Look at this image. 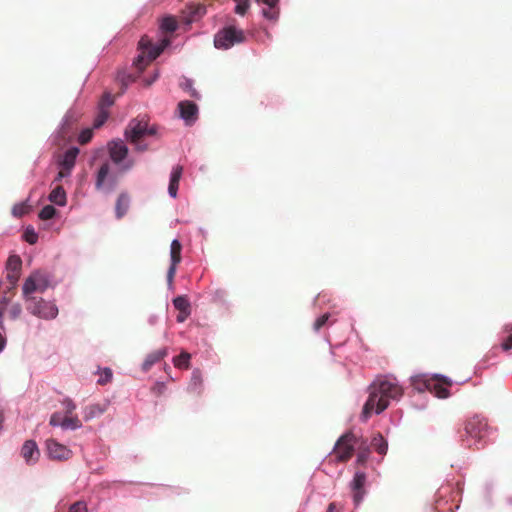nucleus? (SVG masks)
I'll list each match as a JSON object with an SVG mask.
<instances>
[{
  "label": "nucleus",
  "instance_id": "f257e3e1",
  "mask_svg": "<svg viewBox=\"0 0 512 512\" xmlns=\"http://www.w3.org/2000/svg\"><path fill=\"white\" fill-rule=\"evenodd\" d=\"M402 395L403 389L396 379L378 377L369 386V397L363 406L361 419L367 421L373 412L382 413L389 406L390 400H398Z\"/></svg>",
  "mask_w": 512,
  "mask_h": 512
},
{
  "label": "nucleus",
  "instance_id": "f03ea898",
  "mask_svg": "<svg viewBox=\"0 0 512 512\" xmlns=\"http://www.w3.org/2000/svg\"><path fill=\"white\" fill-rule=\"evenodd\" d=\"M157 132L155 126H149L145 117L134 118L129 121L124 135L127 141L135 145L136 151L143 152L148 149L147 145L140 143L146 136L155 135Z\"/></svg>",
  "mask_w": 512,
  "mask_h": 512
},
{
  "label": "nucleus",
  "instance_id": "7ed1b4c3",
  "mask_svg": "<svg viewBox=\"0 0 512 512\" xmlns=\"http://www.w3.org/2000/svg\"><path fill=\"white\" fill-rule=\"evenodd\" d=\"M465 434L462 435L463 442H466L467 446H475L476 449L482 448V440L488 433V424L483 417L474 415L469 418L464 427Z\"/></svg>",
  "mask_w": 512,
  "mask_h": 512
},
{
  "label": "nucleus",
  "instance_id": "20e7f679",
  "mask_svg": "<svg viewBox=\"0 0 512 512\" xmlns=\"http://www.w3.org/2000/svg\"><path fill=\"white\" fill-rule=\"evenodd\" d=\"M118 182V175L114 172L111 162L104 161L95 173L96 190L110 193L115 190Z\"/></svg>",
  "mask_w": 512,
  "mask_h": 512
},
{
  "label": "nucleus",
  "instance_id": "39448f33",
  "mask_svg": "<svg viewBox=\"0 0 512 512\" xmlns=\"http://www.w3.org/2000/svg\"><path fill=\"white\" fill-rule=\"evenodd\" d=\"M170 44L169 39H164L157 46H154L148 37H142L139 41V47L141 49V54L138 56L136 60V65L139 68L144 67L146 64L155 60L164 49Z\"/></svg>",
  "mask_w": 512,
  "mask_h": 512
},
{
  "label": "nucleus",
  "instance_id": "423d86ee",
  "mask_svg": "<svg viewBox=\"0 0 512 512\" xmlns=\"http://www.w3.org/2000/svg\"><path fill=\"white\" fill-rule=\"evenodd\" d=\"M50 285V277L46 272L36 271L26 278L23 284V298L24 301L36 298L32 294L35 292L43 293Z\"/></svg>",
  "mask_w": 512,
  "mask_h": 512
},
{
  "label": "nucleus",
  "instance_id": "0eeeda50",
  "mask_svg": "<svg viewBox=\"0 0 512 512\" xmlns=\"http://www.w3.org/2000/svg\"><path fill=\"white\" fill-rule=\"evenodd\" d=\"M107 149L111 162L115 165H120L119 173H125L132 169L134 166L133 160H128L127 162L123 163V161L128 156L129 150L121 139L108 142Z\"/></svg>",
  "mask_w": 512,
  "mask_h": 512
},
{
  "label": "nucleus",
  "instance_id": "6e6552de",
  "mask_svg": "<svg viewBox=\"0 0 512 512\" xmlns=\"http://www.w3.org/2000/svg\"><path fill=\"white\" fill-rule=\"evenodd\" d=\"M26 309L34 316L45 320L54 319L58 315V308L50 301L41 297L31 298L25 301Z\"/></svg>",
  "mask_w": 512,
  "mask_h": 512
},
{
  "label": "nucleus",
  "instance_id": "1a4fd4ad",
  "mask_svg": "<svg viewBox=\"0 0 512 512\" xmlns=\"http://www.w3.org/2000/svg\"><path fill=\"white\" fill-rule=\"evenodd\" d=\"M360 442V437H357L352 432L343 434L336 442L333 452L336 459L340 462L348 461L354 453L356 445Z\"/></svg>",
  "mask_w": 512,
  "mask_h": 512
},
{
  "label": "nucleus",
  "instance_id": "9d476101",
  "mask_svg": "<svg viewBox=\"0 0 512 512\" xmlns=\"http://www.w3.org/2000/svg\"><path fill=\"white\" fill-rule=\"evenodd\" d=\"M412 383L418 391L428 390L438 398H447L449 396L448 389L443 383H440L439 379H422L421 377H416L412 380Z\"/></svg>",
  "mask_w": 512,
  "mask_h": 512
},
{
  "label": "nucleus",
  "instance_id": "9b49d317",
  "mask_svg": "<svg viewBox=\"0 0 512 512\" xmlns=\"http://www.w3.org/2000/svg\"><path fill=\"white\" fill-rule=\"evenodd\" d=\"M78 154L79 149L77 147H72L63 154L62 158L59 160L60 171L54 181H61L63 178L68 177L71 174Z\"/></svg>",
  "mask_w": 512,
  "mask_h": 512
},
{
  "label": "nucleus",
  "instance_id": "f8f14e48",
  "mask_svg": "<svg viewBox=\"0 0 512 512\" xmlns=\"http://www.w3.org/2000/svg\"><path fill=\"white\" fill-rule=\"evenodd\" d=\"M46 452L48 457L54 461H67L73 455L71 449L55 439L46 440Z\"/></svg>",
  "mask_w": 512,
  "mask_h": 512
},
{
  "label": "nucleus",
  "instance_id": "ddd939ff",
  "mask_svg": "<svg viewBox=\"0 0 512 512\" xmlns=\"http://www.w3.org/2000/svg\"><path fill=\"white\" fill-rule=\"evenodd\" d=\"M181 251L182 245L180 241L177 239L173 240L170 247L171 264L167 271V281L169 285L173 283L177 265L181 262Z\"/></svg>",
  "mask_w": 512,
  "mask_h": 512
},
{
  "label": "nucleus",
  "instance_id": "4468645a",
  "mask_svg": "<svg viewBox=\"0 0 512 512\" xmlns=\"http://www.w3.org/2000/svg\"><path fill=\"white\" fill-rule=\"evenodd\" d=\"M180 117L185 120L187 124H192L198 117V106L191 101L185 100L178 104Z\"/></svg>",
  "mask_w": 512,
  "mask_h": 512
},
{
  "label": "nucleus",
  "instance_id": "2eb2a0df",
  "mask_svg": "<svg viewBox=\"0 0 512 512\" xmlns=\"http://www.w3.org/2000/svg\"><path fill=\"white\" fill-rule=\"evenodd\" d=\"M366 475L364 472H356L351 483L353 490V500L356 505H359L365 495Z\"/></svg>",
  "mask_w": 512,
  "mask_h": 512
},
{
  "label": "nucleus",
  "instance_id": "dca6fc26",
  "mask_svg": "<svg viewBox=\"0 0 512 512\" xmlns=\"http://www.w3.org/2000/svg\"><path fill=\"white\" fill-rule=\"evenodd\" d=\"M173 305L175 309L179 311L176 320L179 323L184 322L191 314V306L188 298L186 296H177L173 300Z\"/></svg>",
  "mask_w": 512,
  "mask_h": 512
},
{
  "label": "nucleus",
  "instance_id": "f3484780",
  "mask_svg": "<svg viewBox=\"0 0 512 512\" xmlns=\"http://www.w3.org/2000/svg\"><path fill=\"white\" fill-rule=\"evenodd\" d=\"M21 455L27 464L36 463L40 456L36 442L33 440L25 441L21 448Z\"/></svg>",
  "mask_w": 512,
  "mask_h": 512
},
{
  "label": "nucleus",
  "instance_id": "a211bd4d",
  "mask_svg": "<svg viewBox=\"0 0 512 512\" xmlns=\"http://www.w3.org/2000/svg\"><path fill=\"white\" fill-rule=\"evenodd\" d=\"M246 35L244 31L234 25H226V50L235 44L245 42Z\"/></svg>",
  "mask_w": 512,
  "mask_h": 512
},
{
  "label": "nucleus",
  "instance_id": "6ab92c4d",
  "mask_svg": "<svg viewBox=\"0 0 512 512\" xmlns=\"http://www.w3.org/2000/svg\"><path fill=\"white\" fill-rule=\"evenodd\" d=\"M167 353L168 352L166 348H162L149 353L142 364V370L144 372L149 371L154 364L165 358L167 356Z\"/></svg>",
  "mask_w": 512,
  "mask_h": 512
},
{
  "label": "nucleus",
  "instance_id": "aec40b11",
  "mask_svg": "<svg viewBox=\"0 0 512 512\" xmlns=\"http://www.w3.org/2000/svg\"><path fill=\"white\" fill-rule=\"evenodd\" d=\"M130 206V197L128 193L122 192L119 194L116 205H115V213L118 219H121L128 211Z\"/></svg>",
  "mask_w": 512,
  "mask_h": 512
},
{
  "label": "nucleus",
  "instance_id": "412c9836",
  "mask_svg": "<svg viewBox=\"0 0 512 512\" xmlns=\"http://www.w3.org/2000/svg\"><path fill=\"white\" fill-rule=\"evenodd\" d=\"M107 410V404H91L84 408L83 417L85 421H89L101 416Z\"/></svg>",
  "mask_w": 512,
  "mask_h": 512
},
{
  "label": "nucleus",
  "instance_id": "4be33fe9",
  "mask_svg": "<svg viewBox=\"0 0 512 512\" xmlns=\"http://www.w3.org/2000/svg\"><path fill=\"white\" fill-rule=\"evenodd\" d=\"M49 200L59 206L66 204V193L61 185L56 186L49 194Z\"/></svg>",
  "mask_w": 512,
  "mask_h": 512
},
{
  "label": "nucleus",
  "instance_id": "5701e85b",
  "mask_svg": "<svg viewBox=\"0 0 512 512\" xmlns=\"http://www.w3.org/2000/svg\"><path fill=\"white\" fill-rule=\"evenodd\" d=\"M356 447L358 448L357 463L363 465L366 463V461L369 457V454H370V450L367 445V441L360 438V442H358V445H356Z\"/></svg>",
  "mask_w": 512,
  "mask_h": 512
},
{
  "label": "nucleus",
  "instance_id": "b1692460",
  "mask_svg": "<svg viewBox=\"0 0 512 512\" xmlns=\"http://www.w3.org/2000/svg\"><path fill=\"white\" fill-rule=\"evenodd\" d=\"M190 359L191 354L186 351H182L178 356L173 358V364L178 369L187 370L190 367Z\"/></svg>",
  "mask_w": 512,
  "mask_h": 512
},
{
  "label": "nucleus",
  "instance_id": "393cba45",
  "mask_svg": "<svg viewBox=\"0 0 512 512\" xmlns=\"http://www.w3.org/2000/svg\"><path fill=\"white\" fill-rule=\"evenodd\" d=\"M202 379L198 371H194L191 376L188 390L194 394L199 395L201 393Z\"/></svg>",
  "mask_w": 512,
  "mask_h": 512
},
{
  "label": "nucleus",
  "instance_id": "a878e982",
  "mask_svg": "<svg viewBox=\"0 0 512 512\" xmlns=\"http://www.w3.org/2000/svg\"><path fill=\"white\" fill-rule=\"evenodd\" d=\"M82 427V423L77 415H64L63 429L76 430Z\"/></svg>",
  "mask_w": 512,
  "mask_h": 512
},
{
  "label": "nucleus",
  "instance_id": "bb28decb",
  "mask_svg": "<svg viewBox=\"0 0 512 512\" xmlns=\"http://www.w3.org/2000/svg\"><path fill=\"white\" fill-rule=\"evenodd\" d=\"M371 446L381 455L386 454L388 449L387 442L380 434L372 439Z\"/></svg>",
  "mask_w": 512,
  "mask_h": 512
},
{
  "label": "nucleus",
  "instance_id": "cd10ccee",
  "mask_svg": "<svg viewBox=\"0 0 512 512\" xmlns=\"http://www.w3.org/2000/svg\"><path fill=\"white\" fill-rule=\"evenodd\" d=\"M160 27L162 31L166 33H173L174 31H176L178 23L174 17L167 16L162 19Z\"/></svg>",
  "mask_w": 512,
  "mask_h": 512
},
{
  "label": "nucleus",
  "instance_id": "c85d7f7f",
  "mask_svg": "<svg viewBox=\"0 0 512 512\" xmlns=\"http://www.w3.org/2000/svg\"><path fill=\"white\" fill-rule=\"evenodd\" d=\"M21 265V258L17 255H11L7 260V271L20 272Z\"/></svg>",
  "mask_w": 512,
  "mask_h": 512
},
{
  "label": "nucleus",
  "instance_id": "c756f323",
  "mask_svg": "<svg viewBox=\"0 0 512 512\" xmlns=\"http://www.w3.org/2000/svg\"><path fill=\"white\" fill-rule=\"evenodd\" d=\"M109 112L105 108L99 107V111L97 113V116L94 120L93 127L94 128H100L108 119Z\"/></svg>",
  "mask_w": 512,
  "mask_h": 512
},
{
  "label": "nucleus",
  "instance_id": "7c9ffc66",
  "mask_svg": "<svg viewBox=\"0 0 512 512\" xmlns=\"http://www.w3.org/2000/svg\"><path fill=\"white\" fill-rule=\"evenodd\" d=\"M180 86L183 90L187 91L191 97L196 98V99L200 98L199 93L196 91V89H194L193 82L190 79L185 78L180 83Z\"/></svg>",
  "mask_w": 512,
  "mask_h": 512
},
{
  "label": "nucleus",
  "instance_id": "2f4dec72",
  "mask_svg": "<svg viewBox=\"0 0 512 512\" xmlns=\"http://www.w3.org/2000/svg\"><path fill=\"white\" fill-rule=\"evenodd\" d=\"M262 15L268 20H277L279 16V9L277 6H268L262 10Z\"/></svg>",
  "mask_w": 512,
  "mask_h": 512
},
{
  "label": "nucleus",
  "instance_id": "473e14b6",
  "mask_svg": "<svg viewBox=\"0 0 512 512\" xmlns=\"http://www.w3.org/2000/svg\"><path fill=\"white\" fill-rule=\"evenodd\" d=\"M56 214V209L52 205H46L44 206L40 213L39 218L41 220H49L52 219Z\"/></svg>",
  "mask_w": 512,
  "mask_h": 512
},
{
  "label": "nucleus",
  "instance_id": "72a5a7b5",
  "mask_svg": "<svg viewBox=\"0 0 512 512\" xmlns=\"http://www.w3.org/2000/svg\"><path fill=\"white\" fill-rule=\"evenodd\" d=\"M504 332L510 333V335L502 342L501 348L504 351H509L512 349V325L507 324L503 328Z\"/></svg>",
  "mask_w": 512,
  "mask_h": 512
},
{
  "label": "nucleus",
  "instance_id": "f704fd0d",
  "mask_svg": "<svg viewBox=\"0 0 512 512\" xmlns=\"http://www.w3.org/2000/svg\"><path fill=\"white\" fill-rule=\"evenodd\" d=\"M112 370L110 368H104L100 371V377L97 381L99 385H106L107 383L111 382L112 380Z\"/></svg>",
  "mask_w": 512,
  "mask_h": 512
},
{
  "label": "nucleus",
  "instance_id": "c9c22d12",
  "mask_svg": "<svg viewBox=\"0 0 512 512\" xmlns=\"http://www.w3.org/2000/svg\"><path fill=\"white\" fill-rule=\"evenodd\" d=\"M234 2L236 3L235 9H234L235 13L243 16L247 12V10L250 6L249 0H234Z\"/></svg>",
  "mask_w": 512,
  "mask_h": 512
},
{
  "label": "nucleus",
  "instance_id": "e433bc0d",
  "mask_svg": "<svg viewBox=\"0 0 512 512\" xmlns=\"http://www.w3.org/2000/svg\"><path fill=\"white\" fill-rule=\"evenodd\" d=\"M7 313L11 319H17L22 313V307L19 303H13L7 309Z\"/></svg>",
  "mask_w": 512,
  "mask_h": 512
},
{
  "label": "nucleus",
  "instance_id": "4c0bfd02",
  "mask_svg": "<svg viewBox=\"0 0 512 512\" xmlns=\"http://www.w3.org/2000/svg\"><path fill=\"white\" fill-rule=\"evenodd\" d=\"M63 423H64V415H62L60 412H55L51 415L50 417V420H49V424L51 426H60L61 428H63Z\"/></svg>",
  "mask_w": 512,
  "mask_h": 512
},
{
  "label": "nucleus",
  "instance_id": "58836bf2",
  "mask_svg": "<svg viewBox=\"0 0 512 512\" xmlns=\"http://www.w3.org/2000/svg\"><path fill=\"white\" fill-rule=\"evenodd\" d=\"M62 406L64 407L65 411L64 415H75L74 411L76 409V405L70 398L64 399L62 401Z\"/></svg>",
  "mask_w": 512,
  "mask_h": 512
},
{
  "label": "nucleus",
  "instance_id": "ea45409f",
  "mask_svg": "<svg viewBox=\"0 0 512 512\" xmlns=\"http://www.w3.org/2000/svg\"><path fill=\"white\" fill-rule=\"evenodd\" d=\"M329 318H330L329 313H325L322 316H320L319 318H317L313 325L314 330L319 331L322 327H324L326 325Z\"/></svg>",
  "mask_w": 512,
  "mask_h": 512
},
{
  "label": "nucleus",
  "instance_id": "a19ab883",
  "mask_svg": "<svg viewBox=\"0 0 512 512\" xmlns=\"http://www.w3.org/2000/svg\"><path fill=\"white\" fill-rule=\"evenodd\" d=\"M114 103V98L113 96L110 94V93H105L100 102H99V107H102V108H105L106 110H108V108L113 105Z\"/></svg>",
  "mask_w": 512,
  "mask_h": 512
},
{
  "label": "nucleus",
  "instance_id": "79ce46f5",
  "mask_svg": "<svg viewBox=\"0 0 512 512\" xmlns=\"http://www.w3.org/2000/svg\"><path fill=\"white\" fill-rule=\"evenodd\" d=\"M24 239L29 244H35L38 240V235L33 228H27L24 232Z\"/></svg>",
  "mask_w": 512,
  "mask_h": 512
},
{
  "label": "nucleus",
  "instance_id": "37998d69",
  "mask_svg": "<svg viewBox=\"0 0 512 512\" xmlns=\"http://www.w3.org/2000/svg\"><path fill=\"white\" fill-rule=\"evenodd\" d=\"M92 136H93L92 130L91 129H85V130H83L80 133L78 141H79L80 144L85 145V144H87L88 142L91 141Z\"/></svg>",
  "mask_w": 512,
  "mask_h": 512
},
{
  "label": "nucleus",
  "instance_id": "c03bdc74",
  "mask_svg": "<svg viewBox=\"0 0 512 512\" xmlns=\"http://www.w3.org/2000/svg\"><path fill=\"white\" fill-rule=\"evenodd\" d=\"M28 212V206L25 203L17 204L13 207L12 213L14 216L21 217Z\"/></svg>",
  "mask_w": 512,
  "mask_h": 512
},
{
  "label": "nucleus",
  "instance_id": "a18cd8bd",
  "mask_svg": "<svg viewBox=\"0 0 512 512\" xmlns=\"http://www.w3.org/2000/svg\"><path fill=\"white\" fill-rule=\"evenodd\" d=\"M87 505L83 501H78L72 504L69 508V512H87Z\"/></svg>",
  "mask_w": 512,
  "mask_h": 512
},
{
  "label": "nucleus",
  "instance_id": "49530a36",
  "mask_svg": "<svg viewBox=\"0 0 512 512\" xmlns=\"http://www.w3.org/2000/svg\"><path fill=\"white\" fill-rule=\"evenodd\" d=\"M214 45L218 49L224 48V29H220L215 35Z\"/></svg>",
  "mask_w": 512,
  "mask_h": 512
},
{
  "label": "nucleus",
  "instance_id": "de8ad7c7",
  "mask_svg": "<svg viewBox=\"0 0 512 512\" xmlns=\"http://www.w3.org/2000/svg\"><path fill=\"white\" fill-rule=\"evenodd\" d=\"M182 172H183L182 166H180V165L175 166L171 172L170 180L179 183L181 176H182Z\"/></svg>",
  "mask_w": 512,
  "mask_h": 512
},
{
  "label": "nucleus",
  "instance_id": "09e8293b",
  "mask_svg": "<svg viewBox=\"0 0 512 512\" xmlns=\"http://www.w3.org/2000/svg\"><path fill=\"white\" fill-rule=\"evenodd\" d=\"M178 187H179L178 182H174V181L170 180L168 192L171 197L175 198L177 196Z\"/></svg>",
  "mask_w": 512,
  "mask_h": 512
},
{
  "label": "nucleus",
  "instance_id": "8fccbe9b",
  "mask_svg": "<svg viewBox=\"0 0 512 512\" xmlns=\"http://www.w3.org/2000/svg\"><path fill=\"white\" fill-rule=\"evenodd\" d=\"M18 278H19V272H11V271L7 272V279L9 280V282L12 286H15V284L18 281Z\"/></svg>",
  "mask_w": 512,
  "mask_h": 512
},
{
  "label": "nucleus",
  "instance_id": "3c124183",
  "mask_svg": "<svg viewBox=\"0 0 512 512\" xmlns=\"http://www.w3.org/2000/svg\"><path fill=\"white\" fill-rule=\"evenodd\" d=\"M204 13H205V7L200 4H197L196 6H194V10L191 12L193 17H200Z\"/></svg>",
  "mask_w": 512,
  "mask_h": 512
},
{
  "label": "nucleus",
  "instance_id": "603ef678",
  "mask_svg": "<svg viewBox=\"0 0 512 512\" xmlns=\"http://www.w3.org/2000/svg\"><path fill=\"white\" fill-rule=\"evenodd\" d=\"M210 293L212 294L213 300L215 302H220L222 300V291L220 289L219 290L210 289Z\"/></svg>",
  "mask_w": 512,
  "mask_h": 512
},
{
  "label": "nucleus",
  "instance_id": "864d4df0",
  "mask_svg": "<svg viewBox=\"0 0 512 512\" xmlns=\"http://www.w3.org/2000/svg\"><path fill=\"white\" fill-rule=\"evenodd\" d=\"M258 3H263L267 6H277L279 0H256Z\"/></svg>",
  "mask_w": 512,
  "mask_h": 512
},
{
  "label": "nucleus",
  "instance_id": "5fc2aeb1",
  "mask_svg": "<svg viewBox=\"0 0 512 512\" xmlns=\"http://www.w3.org/2000/svg\"><path fill=\"white\" fill-rule=\"evenodd\" d=\"M326 512H340V508L336 505V503L332 502L329 504Z\"/></svg>",
  "mask_w": 512,
  "mask_h": 512
},
{
  "label": "nucleus",
  "instance_id": "6e6d98bb",
  "mask_svg": "<svg viewBox=\"0 0 512 512\" xmlns=\"http://www.w3.org/2000/svg\"><path fill=\"white\" fill-rule=\"evenodd\" d=\"M164 389H165V385L162 384V383L161 384L158 383V384H156L155 387H153V391L158 393V394H161L164 391Z\"/></svg>",
  "mask_w": 512,
  "mask_h": 512
},
{
  "label": "nucleus",
  "instance_id": "4d7b16f0",
  "mask_svg": "<svg viewBox=\"0 0 512 512\" xmlns=\"http://www.w3.org/2000/svg\"><path fill=\"white\" fill-rule=\"evenodd\" d=\"M5 338L4 336L2 335V333L0 332V352L2 351V349L4 348L5 346Z\"/></svg>",
  "mask_w": 512,
  "mask_h": 512
},
{
  "label": "nucleus",
  "instance_id": "13d9d810",
  "mask_svg": "<svg viewBox=\"0 0 512 512\" xmlns=\"http://www.w3.org/2000/svg\"><path fill=\"white\" fill-rule=\"evenodd\" d=\"M3 411L0 409V430L2 429V423H3Z\"/></svg>",
  "mask_w": 512,
  "mask_h": 512
},
{
  "label": "nucleus",
  "instance_id": "bf43d9fd",
  "mask_svg": "<svg viewBox=\"0 0 512 512\" xmlns=\"http://www.w3.org/2000/svg\"><path fill=\"white\" fill-rule=\"evenodd\" d=\"M156 78H157V74L155 75V77H154L152 80H150V81H148V82H147V85H151V84H152V82H153Z\"/></svg>",
  "mask_w": 512,
  "mask_h": 512
},
{
  "label": "nucleus",
  "instance_id": "052dcab7",
  "mask_svg": "<svg viewBox=\"0 0 512 512\" xmlns=\"http://www.w3.org/2000/svg\"><path fill=\"white\" fill-rule=\"evenodd\" d=\"M444 383L447 384V385H451V382H448L446 380H444Z\"/></svg>",
  "mask_w": 512,
  "mask_h": 512
}]
</instances>
